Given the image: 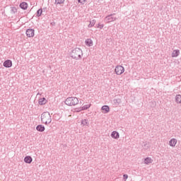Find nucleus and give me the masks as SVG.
I'll list each match as a JSON object with an SVG mask.
<instances>
[{"label":"nucleus","instance_id":"4","mask_svg":"<svg viewBox=\"0 0 181 181\" xmlns=\"http://www.w3.org/2000/svg\"><path fill=\"white\" fill-rule=\"evenodd\" d=\"M118 18L115 16V13H112L106 16L104 19L105 23H110L117 21Z\"/></svg>","mask_w":181,"mask_h":181},{"label":"nucleus","instance_id":"26","mask_svg":"<svg viewBox=\"0 0 181 181\" xmlns=\"http://www.w3.org/2000/svg\"><path fill=\"white\" fill-rule=\"evenodd\" d=\"M127 179H128V175L127 174H124L123 175V180L127 181Z\"/></svg>","mask_w":181,"mask_h":181},{"label":"nucleus","instance_id":"21","mask_svg":"<svg viewBox=\"0 0 181 181\" xmlns=\"http://www.w3.org/2000/svg\"><path fill=\"white\" fill-rule=\"evenodd\" d=\"M90 106H91L90 104L85 105L83 107H81V110H86L88 109Z\"/></svg>","mask_w":181,"mask_h":181},{"label":"nucleus","instance_id":"13","mask_svg":"<svg viewBox=\"0 0 181 181\" xmlns=\"http://www.w3.org/2000/svg\"><path fill=\"white\" fill-rule=\"evenodd\" d=\"M85 43L88 47H92L93 45V42L90 39L86 40Z\"/></svg>","mask_w":181,"mask_h":181},{"label":"nucleus","instance_id":"30","mask_svg":"<svg viewBox=\"0 0 181 181\" xmlns=\"http://www.w3.org/2000/svg\"><path fill=\"white\" fill-rule=\"evenodd\" d=\"M146 145H147V144H145V145H144V146H146Z\"/></svg>","mask_w":181,"mask_h":181},{"label":"nucleus","instance_id":"18","mask_svg":"<svg viewBox=\"0 0 181 181\" xmlns=\"http://www.w3.org/2000/svg\"><path fill=\"white\" fill-rule=\"evenodd\" d=\"M38 103L41 105H43L46 104V98H40L39 101H38Z\"/></svg>","mask_w":181,"mask_h":181},{"label":"nucleus","instance_id":"16","mask_svg":"<svg viewBox=\"0 0 181 181\" xmlns=\"http://www.w3.org/2000/svg\"><path fill=\"white\" fill-rule=\"evenodd\" d=\"M20 8H21L23 10L28 9V3L23 2L20 4Z\"/></svg>","mask_w":181,"mask_h":181},{"label":"nucleus","instance_id":"1","mask_svg":"<svg viewBox=\"0 0 181 181\" xmlns=\"http://www.w3.org/2000/svg\"><path fill=\"white\" fill-rule=\"evenodd\" d=\"M70 57L76 60H79L83 57V51L81 49L76 47L69 53Z\"/></svg>","mask_w":181,"mask_h":181},{"label":"nucleus","instance_id":"19","mask_svg":"<svg viewBox=\"0 0 181 181\" xmlns=\"http://www.w3.org/2000/svg\"><path fill=\"white\" fill-rule=\"evenodd\" d=\"M81 124L84 127V126H88L89 122L88 119H85L81 121Z\"/></svg>","mask_w":181,"mask_h":181},{"label":"nucleus","instance_id":"8","mask_svg":"<svg viewBox=\"0 0 181 181\" xmlns=\"http://www.w3.org/2000/svg\"><path fill=\"white\" fill-rule=\"evenodd\" d=\"M4 66L6 68H11V66H12V61L8 59L6 60L4 64H3Z\"/></svg>","mask_w":181,"mask_h":181},{"label":"nucleus","instance_id":"20","mask_svg":"<svg viewBox=\"0 0 181 181\" xmlns=\"http://www.w3.org/2000/svg\"><path fill=\"white\" fill-rule=\"evenodd\" d=\"M113 103L115 105H119L121 103H122V100L120 98H118V99H114L113 100Z\"/></svg>","mask_w":181,"mask_h":181},{"label":"nucleus","instance_id":"28","mask_svg":"<svg viewBox=\"0 0 181 181\" xmlns=\"http://www.w3.org/2000/svg\"><path fill=\"white\" fill-rule=\"evenodd\" d=\"M80 111H82V110H81V107L79 108V110H76V112H80Z\"/></svg>","mask_w":181,"mask_h":181},{"label":"nucleus","instance_id":"15","mask_svg":"<svg viewBox=\"0 0 181 181\" xmlns=\"http://www.w3.org/2000/svg\"><path fill=\"white\" fill-rule=\"evenodd\" d=\"M180 50L179 49H175L173 52L172 53V57H177L180 55Z\"/></svg>","mask_w":181,"mask_h":181},{"label":"nucleus","instance_id":"12","mask_svg":"<svg viewBox=\"0 0 181 181\" xmlns=\"http://www.w3.org/2000/svg\"><path fill=\"white\" fill-rule=\"evenodd\" d=\"M33 160V158H32L30 156H27L24 158V162L25 163H32V161Z\"/></svg>","mask_w":181,"mask_h":181},{"label":"nucleus","instance_id":"27","mask_svg":"<svg viewBox=\"0 0 181 181\" xmlns=\"http://www.w3.org/2000/svg\"><path fill=\"white\" fill-rule=\"evenodd\" d=\"M78 2L80 3L81 4L83 5L86 2V0H78Z\"/></svg>","mask_w":181,"mask_h":181},{"label":"nucleus","instance_id":"25","mask_svg":"<svg viewBox=\"0 0 181 181\" xmlns=\"http://www.w3.org/2000/svg\"><path fill=\"white\" fill-rule=\"evenodd\" d=\"M104 27L103 24L98 23L95 28L102 29Z\"/></svg>","mask_w":181,"mask_h":181},{"label":"nucleus","instance_id":"14","mask_svg":"<svg viewBox=\"0 0 181 181\" xmlns=\"http://www.w3.org/2000/svg\"><path fill=\"white\" fill-rule=\"evenodd\" d=\"M153 162V160L151 157H147L144 159V163L145 165H149Z\"/></svg>","mask_w":181,"mask_h":181},{"label":"nucleus","instance_id":"5","mask_svg":"<svg viewBox=\"0 0 181 181\" xmlns=\"http://www.w3.org/2000/svg\"><path fill=\"white\" fill-rule=\"evenodd\" d=\"M125 69L124 66L121 65H117L115 66V72L117 76L122 75L124 72Z\"/></svg>","mask_w":181,"mask_h":181},{"label":"nucleus","instance_id":"24","mask_svg":"<svg viewBox=\"0 0 181 181\" xmlns=\"http://www.w3.org/2000/svg\"><path fill=\"white\" fill-rule=\"evenodd\" d=\"M65 0H55V4H64Z\"/></svg>","mask_w":181,"mask_h":181},{"label":"nucleus","instance_id":"17","mask_svg":"<svg viewBox=\"0 0 181 181\" xmlns=\"http://www.w3.org/2000/svg\"><path fill=\"white\" fill-rule=\"evenodd\" d=\"M175 102L177 104H181V95L178 94L175 96Z\"/></svg>","mask_w":181,"mask_h":181},{"label":"nucleus","instance_id":"22","mask_svg":"<svg viewBox=\"0 0 181 181\" xmlns=\"http://www.w3.org/2000/svg\"><path fill=\"white\" fill-rule=\"evenodd\" d=\"M96 23V21L95 20H93V21H90V24L88 25V28H92L95 25Z\"/></svg>","mask_w":181,"mask_h":181},{"label":"nucleus","instance_id":"2","mask_svg":"<svg viewBox=\"0 0 181 181\" xmlns=\"http://www.w3.org/2000/svg\"><path fill=\"white\" fill-rule=\"evenodd\" d=\"M41 122L47 125L51 123L52 117L49 112H45L41 115Z\"/></svg>","mask_w":181,"mask_h":181},{"label":"nucleus","instance_id":"10","mask_svg":"<svg viewBox=\"0 0 181 181\" xmlns=\"http://www.w3.org/2000/svg\"><path fill=\"white\" fill-rule=\"evenodd\" d=\"M111 136L113 139H119V134L116 131H113L111 134Z\"/></svg>","mask_w":181,"mask_h":181},{"label":"nucleus","instance_id":"7","mask_svg":"<svg viewBox=\"0 0 181 181\" xmlns=\"http://www.w3.org/2000/svg\"><path fill=\"white\" fill-rule=\"evenodd\" d=\"M177 140L175 138H173L169 141V145L172 148H175V146H176L177 145Z\"/></svg>","mask_w":181,"mask_h":181},{"label":"nucleus","instance_id":"3","mask_svg":"<svg viewBox=\"0 0 181 181\" xmlns=\"http://www.w3.org/2000/svg\"><path fill=\"white\" fill-rule=\"evenodd\" d=\"M64 103L69 106H74L78 103V99L76 97H69L65 100Z\"/></svg>","mask_w":181,"mask_h":181},{"label":"nucleus","instance_id":"9","mask_svg":"<svg viewBox=\"0 0 181 181\" xmlns=\"http://www.w3.org/2000/svg\"><path fill=\"white\" fill-rule=\"evenodd\" d=\"M102 112L104 114H107L110 112V107L108 105H103L101 107Z\"/></svg>","mask_w":181,"mask_h":181},{"label":"nucleus","instance_id":"11","mask_svg":"<svg viewBox=\"0 0 181 181\" xmlns=\"http://www.w3.org/2000/svg\"><path fill=\"white\" fill-rule=\"evenodd\" d=\"M36 129L38 131V132H45V126L40 124L36 127Z\"/></svg>","mask_w":181,"mask_h":181},{"label":"nucleus","instance_id":"23","mask_svg":"<svg viewBox=\"0 0 181 181\" xmlns=\"http://www.w3.org/2000/svg\"><path fill=\"white\" fill-rule=\"evenodd\" d=\"M42 13H43V10L42 8L39 9L37 11V16L38 17H40L42 16Z\"/></svg>","mask_w":181,"mask_h":181},{"label":"nucleus","instance_id":"29","mask_svg":"<svg viewBox=\"0 0 181 181\" xmlns=\"http://www.w3.org/2000/svg\"><path fill=\"white\" fill-rule=\"evenodd\" d=\"M39 94H40V93H38L37 94V95H39Z\"/></svg>","mask_w":181,"mask_h":181},{"label":"nucleus","instance_id":"6","mask_svg":"<svg viewBox=\"0 0 181 181\" xmlns=\"http://www.w3.org/2000/svg\"><path fill=\"white\" fill-rule=\"evenodd\" d=\"M25 34H26L28 37H35V30L28 29L25 31Z\"/></svg>","mask_w":181,"mask_h":181}]
</instances>
